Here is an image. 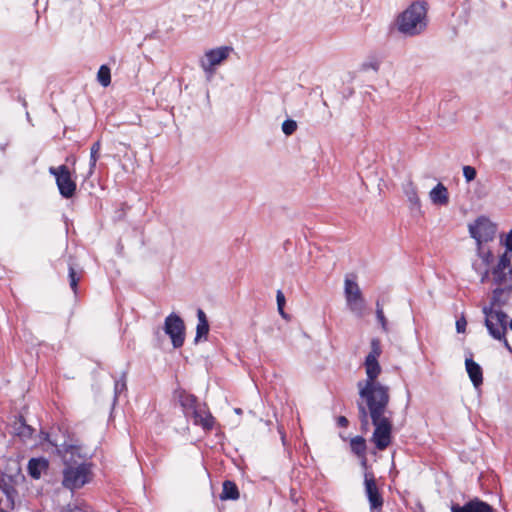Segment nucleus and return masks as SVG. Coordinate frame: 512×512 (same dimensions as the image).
Here are the masks:
<instances>
[{"mask_svg": "<svg viewBox=\"0 0 512 512\" xmlns=\"http://www.w3.org/2000/svg\"><path fill=\"white\" fill-rule=\"evenodd\" d=\"M15 490L11 486L0 487V512H10L14 508Z\"/></svg>", "mask_w": 512, "mask_h": 512, "instance_id": "19", "label": "nucleus"}, {"mask_svg": "<svg viewBox=\"0 0 512 512\" xmlns=\"http://www.w3.org/2000/svg\"><path fill=\"white\" fill-rule=\"evenodd\" d=\"M451 512H494L487 503L478 499L471 500L463 506L457 504L451 506Z\"/></svg>", "mask_w": 512, "mask_h": 512, "instance_id": "15", "label": "nucleus"}, {"mask_svg": "<svg viewBox=\"0 0 512 512\" xmlns=\"http://www.w3.org/2000/svg\"><path fill=\"white\" fill-rule=\"evenodd\" d=\"M485 314V325L489 334L497 340L505 339V332L507 329V315L501 310H494L485 307L483 309Z\"/></svg>", "mask_w": 512, "mask_h": 512, "instance_id": "6", "label": "nucleus"}, {"mask_svg": "<svg viewBox=\"0 0 512 512\" xmlns=\"http://www.w3.org/2000/svg\"><path fill=\"white\" fill-rule=\"evenodd\" d=\"M45 439L55 448V452L62 459V486L74 491L80 489L92 480V465L85 461L86 454L78 440L66 438L64 435L51 437L46 434Z\"/></svg>", "mask_w": 512, "mask_h": 512, "instance_id": "1", "label": "nucleus"}, {"mask_svg": "<svg viewBox=\"0 0 512 512\" xmlns=\"http://www.w3.org/2000/svg\"><path fill=\"white\" fill-rule=\"evenodd\" d=\"M426 5L424 2H414L397 18V29L407 36L420 34L427 25Z\"/></svg>", "mask_w": 512, "mask_h": 512, "instance_id": "3", "label": "nucleus"}, {"mask_svg": "<svg viewBox=\"0 0 512 512\" xmlns=\"http://www.w3.org/2000/svg\"><path fill=\"white\" fill-rule=\"evenodd\" d=\"M178 398L187 417L190 416V414L193 412V409H196L199 406L196 402V398L184 391L179 392Z\"/></svg>", "mask_w": 512, "mask_h": 512, "instance_id": "22", "label": "nucleus"}, {"mask_svg": "<svg viewBox=\"0 0 512 512\" xmlns=\"http://www.w3.org/2000/svg\"><path fill=\"white\" fill-rule=\"evenodd\" d=\"M382 354V347L380 340L374 338L370 343V352L365 358L364 361V369L366 375H380L382 372V368L378 361L379 357Z\"/></svg>", "mask_w": 512, "mask_h": 512, "instance_id": "13", "label": "nucleus"}, {"mask_svg": "<svg viewBox=\"0 0 512 512\" xmlns=\"http://www.w3.org/2000/svg\"><path fill=\"white\" fill-rule=\"evenodd\" d=\"M48 468V461L45 459L33 458L28 463V471L32 478L39 479L42 472Z\"/></svg>", "mask_w": 512, "mask_h": 512, "instance_id": "21", "label": "nucleus"}, {"mask_svg": "<svg viewBox=\"0 0 512 512\" xmlns=\"http://www.w3.org/2000/svg\"><path fill=\"white\" fill-rule=\"evenodd\" d=\"M18 434L24 437H29L32 434V428L22 423L19 428Z\"/></svg>", "mask_w": 512, "mask_h": 512, "instance_id": "35", "label": "nucleus"}, {"mask_svg": "<svg viewBox=\"0 0 512 512\" xmlns=\"http://www.w3.org/2000/svg\"><path fill=\"white\" fill-rule=\"evenodd\" d=\"M404 194L410 204V208L413 210L420 211L421 209V201L418 197V192L416 186L413 182L409 181L403 186Z\"/></svg>", "mask_w": 512, "mask_h": 512, "instance_id": "20", "label": "nucleus"}, {"mask_svg": "<svg viewBox=\"0 0 512 512\" xmlns=\"http://www.w3.org/2000/svg\"><path fill=\"white\" fill-rule=\"evenodd\" d=\"M380 375H366V378L358 381V394L362 403H358L359 414L362 422L366 423L368 417L376 419L382 415L392 414L388 405L390 402V388L382 384Z\"/></svg>", "mask_w": 512, "mask_h": 512, "instance_id": "2", "label": "nucleus"}, {"mask_svg": "<svg viewBox=\"0 0 512 512\" xmlns=\"http://www.w3.org/2000/svg\"><path fill=\"white\" fill-rule=\"evenodd\" d=\"M505 251L500 256L497 266L493 270V274L498 282H502L506 275V270L512 274V229L508 232L504 239Z\"/></svg>", "mask_w": 512, "mask_h": 512, "instance_id": "11", "label": "nucleus"}, {"mask_svg": "<svg viewBox=\"0 0 512 512\" xmlns=\"http://www.w3.org/2000/svg\"><path fill=\"white\" fill-rule=\"evenodd\" d=\"M375 430L372 435V442L378 450H385L391 443L392 434V421L391 414L375 417H370Z\"/></svg>", "mask_w": 512, "mask_h": 512, "instance_id": "5", "label": "nucleus"}, {"mask_svg": "<svg viewBox=\"0 0 512 512\" xmlns=\"http://www.w3.org/2000/svg\"><path fill=\"white\" fill-rule=\"evenodd\" d=\"M469 232L471 237L476 240L478 247H482V243L493 240L496 233V225L489 219L481 217L469 225Z\"/></svg>", "mask_w": 512, "mask_h": 512, "instance_id": "8", "label": "nucleus"}, {"mask_svg": "<svg viewBox=\"0 0 512 512\" xmlns=\"http://www.w3.org/2000/svg\"><path fill=\"white\" fill-rule=\"evenodd\" d=\"M376 318H377L379 324L381 325L383 332L388 333L389 332L388 321L384 315L383 308L379 302L376 303Z\"/></svg>", "mask_w": 512, "mask_h": 512, "instance_id": "27", "label": "nucleus"}, {"mask_svg": "<svg viewBox=\"0 0 512 512\" xmlns=\"http://www.w3.org/2000/svg\"><path fill=\"white\" fill-rule=\"evenodd\" d=\"M492 259L490 251L485 250L484 247H478V256L472 263L475 272L480 275L481 282H484L489 274V266Z\"/></svg>", "mask_w": 512, "mask_h": 512, "instance_id": "14", "label": "nucleus"}, {"mask_svg": "<svg viewBox=\"0 0 512 512\" xmlns=\"http://www.w3.org/2000/svg\"><path fill=\"white\" fill-rule=\"evenodd\" d=\"M338 425L341 426V427H346L348 425V420L346 417L344 416H340L338 418Z\"/></svg>", "mask_w": 512, "mask_h": 512, "instance_id": "39", "label": "nucleus"}, {"mask_svg": "<svg viewBox=\"0 0 512 512\" xmlns=\"http://www.w3.org/2000/svg\"><path fill=\"white\" fill-rule=\"evenodd\" d=\"M364 487L370 510H381L384 503L383 497L379 492L374 475L370 472L364 474Z\"/></svg>", "mask_w": 512, "mask_h": 512, "instance_id": "12", "label": "nucleus"}, {"mask_svg": "<svg viewBox=\"0 0 512 512\" xmlns=\"http://www.w3.org/2000/svg\"><path fill=\"white\" fill-rule=\"evenodd\" d=\"M100 149H101V144H100V141H97L95 142L92 146H91V151H93L94 153H99L100 152Z\"/></svg>", "mask_w": 512, "mask_h": 512, "instance_id": "38", "label": "nucleus"}, {"mask_svg": "<svg viewBox=\"0 0 512 512\" xmlns=\"http://www.w3.org/2000/svg\"><path fill=\"white\" fill-rule=\"evenodd\" d=\"M79 280H80V278L77 276L74 268L70 266L69 267V282H70V287L74 291V293H76V291H77V286H78Z\"/></svg>", "mask_w": 512, "mask_h": 512, "instance_id": "31", "label": "nucleus"}, {"mask_svg": "<svg viewBox=\"0 0 512 512\" xmlns=\"http://www.w3.org/2000/svg\"><path fill=\"white\" fill-rule=\"evenodd\" d=\"M297 122L295 120H292V119H286L283 123H282V131L283 133L286 135V136H290L292 135L296 130H297Z\"/></svg>", "mask_w": 512, "mask_h": 512, "instance_id": "28", "label": "nucleus"}, {"mask_svg": "<svg viewBox=\"0 0 512 512\" xmlns=\"http://www.w3.org/2000/svg\"><path fill=\"white\" fill-rule=\"evenodd\" d=\"M97 80L104 87H107L111 83V73L109 67L102 65L99 68L97 73Z\"/></svg>", "mask_w": 512, "mask_h": 512, "instance_id": "26", "label": "nucleus"}, {"mask_svg": "<svg viewBox=\"0 0 512 512\" xmlns=\"http://www.w3.org/2000/svg\"><path fill=\"white\" fill-rule=\"evenodd\" d=\"M351 450L358 456H362L366 450L365 439L361 436H356L350 441Z\"/></svg>", "mask_w": 512, "mask_h": 512, "instance_id": "25", "label": "nucleus"}, {"mask_svg": "<svg viewBox=\"0 0 512 512\" xmlns=\"http://www.w3.org/2000/svg\"><path fill=\"white\" fill-rule=\"evenodd\" d=\"M344 297L347 309L356 317H363L366 301L354 276L347 275L344 279Z\"/></svg>", "mask_w": 512, "mask_h": 512, "instance_id": "4", "label": "nucleus"}, {"mask_svg": "<svg viewBox=\"0 0 512 512\" xmlns=\"http://www.w3.org/2000/svg\"><path fill=\"white\" fill-rule=\"evenodd\" d=\"M476 169L472 166H464L463 167V176L467 182H471L476 178Z\"/></svg>", "mask_w": 512, "mask_h": 512, "instance_id": "32", "label": "nucleus"}, {"mask_svg": "<svg viewBox=\"0 0 512 512\" xmlns=\"http://www.w3.org/2000/svg\"><path fill=\"white\" fill-rule=\"evenodd\" d=\"M189 417H192L194 424L202 426L205 430H210L214 424V418L204 407L198 406L193 409Z\"/></svg>", "mask_w": 512, "mask_h": 512, "instance_id": "16", "label": "nucleus"}, {"mask_svg": "<svg viewBox=\"0 0 512 512\" xmlns=\"http://www.w3.org/2000/svg\"><path fill=\"white\" fill-rule=\"evenodd\" d=\"M466 371L475 388H478L483 382L482 368L471 358L465 360Z\"/></svg>", "mask_w": 512, "mask_h": 512, "instance_id": "18", "label": "nucleus"}, {"mask_svg": "<svg viewBox=\"0 0 512 512\" xmlns=\"http://www.w3.org/2000/svg\"><path fill=\"white\" fill-rule=\"evenodd\" d=\"M504 345H505V347H506L510 352H512V348H511V346L509 345V343H508V341H507L506 339H504Z\"/></svg>", "mask_w": 512, "mask_h": 512, "instance_id": "40", "label": "nucleus"}, {"mask_svg": "<svg viewBox=\"0 0 512 512\" xmlns=\"http://www.w3.org/2000/svg\"><path fill=\"white\" fill-rule=\"evenodd\" d=\"M509 326H510V328L512 330V320L510 321Z\"/></svg>", "mask_w": 512, "mask_h": 512, "instance_id": "42", "label": "nucleus"}, {"mask_svg": "<svg viewBox=\"0 0 512 512\" xmlns=\"http://www.w3.org/2000/svg\"><path fill=\"white\" fill-rule=\"evenodd\" d=\"M220 498L222 500H236L239 498V491L236 484L232 481H225Z\"/></svg>", "mask_w": 512, "mask_h": 512, "instance_id": "24", "label": "nucleus"}, {"mask_svg": "<svg viewBox=\"0 0 512 512\" xmlns=\"http://www.w3.org/2000/svg\"><path fill=\"white\" fill-rule=\"evenodd\" d=\"M125 382L124 381H116L115 382V397L117 396L118 393H120L121 391H123L125 389Z\"/></svg>", "mask_w": 512, "mask_h": 512, "instance_id": "37", "label": "nucleus"}, {"mask_svg": "<svg viewBox=\"0 0 512 512\" xmlns=\"http://www.w3.org/2000/svg\"><path fill=\"white\" fill-rule=\"evenodd\" d=\"M60 512H84V509L78 504H68Z\"/></svg>", "mask_w": 512, "mask_h": 512, "instance_id": "34", "label": "nucleus"}, {"mask_svg": "<svg viewBox=\"0 0 512 512\" xmlns=\"http://www.w3.org/2000/svg\"><path fill=\"white\" fill-rule=\"evenodd\" d=\"M276 301H277V309L279 314L284 318L287 319V314L284 311V306L286 303L285 296L281 290H278L276 293Z\"/></svg>", "mask_w": 512, "mask_h": 512, "instance_id": "29", "label": "nucleus"}, {"mask_svg": "<svg viewBox=\"0 0 512 512\" xmlns=\"http://www.w3.org/2000/svg\"><path fill=\"white\" fill-rule=\"evenodd\" d=\"M233 48L230 46H220L205 52L204 57L200 60V67L211 78L216 67L221 65L232 53Z\"/></svg>", "mask_w": 512, "mask_h": 512, "instance_id": "7", "label": "nucleus"}, {"mask_svg": "<svg viewBox=\"0 0 512 512\" xmlns=\"http://www.w3.org/2000/svg\"><path fill=\"white\" fill-rule=\"evenodd\" d=\"M164 332L170 337L174 348H180L185 340V325L183 320L175 313L165 318Z\"/></svg>", "mask_w": 512, "mask_h": 512, "instance_id": "9", "label": "nucleus"}, {"mask_svg": "<svg viewBox=\"0 0 512 512\" xmlns=\"http://www.w3.org/2000/svg\"><path fill=\"white\" fill-rule=\"evenodd\" d=\"M234 411H235L236 414H241L242 413V410L240 408H235Z\"/></svg>", "mask_w": 512, "mask_h": 512, "instance_id": "41", "label": "nucleus"}, {"mask_svg": "<svg viewBox=\"0 0 512 512\" xmlns=\"http://www.w3.org/2000/svg\"><path fill=\"white\" fill-rule=\"evenodd\" d=\"M49 172L55 176L60 194L65 198L72 197L76 190V184L71 179L68 167L65 165L50 167Z\"/></svg>", "mask_w": 512, "mask_h": 512, "instance_id": "10", "label": "nucleus"}, {"mask_svg": "<svg viewBox=\"0 0 512 512\" xmlns=\"http://www.w3.org/2000/svg\"><path fill=\"white\" fill-rule=\"evenodd\" d=\"M466 325H467V322L465 320V318H460L456 321V330L458 333H463L465 331V328H466Z\"/></svg>", "mask_w": 512, "mask_h": 512, "instance_id": "36", "label": "nucleus"}, {"mask_svg": "<svg viewBox=\"0 0 512 512\" xmlns=\"http://www.w3.org/2000/svg\"><path fill=\"white\" fill-rule=\"evenodd\" d=\"M379 66H380V62L376 59H371V60H368V61H365L361 64V71H364V72H367L369 70H373L375 72L378 71L379 69Z\"/></svg>", "mask_w": 512, "mask_h": 512, "instance_id": "30", "label": "nucleus"}, {"mask_svg": "<svg viewBox=\"0 0 512 512\" xmlns=\"http://www.w3.org/2000/svg\"><path fill=\"white\" fill-rule=\"evenodd\" d=\"M198 324L196 327V337L195 341L197 342L202 337H206L209 332V324L206 318V314L203 310L198 309L197 311Z\"/></svg>", "mask_w": 512, "mask_h": 512, "instance_id": "23", "label": "nucleus"}, {"mask_svg": "<svg viewBox=\"0 0 512 512\" xmlns=\"http://www.w3.org/2000/svg\"><path fill=\"white\" fill-rule=\"evenodd\" d=\"M98 158L99 153H94L93 151L90 150L89 175H92Z\"/></svg>", "mask_w": 512, "mask_h": 512, "instance_id": "33", "label": "nucleus"}, {"mask_svg": "<svg viewBox=\"0 0 512 512\" xmlns=\"http://www.w3.org/2000/svg\"><path fill=\"white\" fill-rule=\"evenodd\" d=\"M430 201L437 206H446L449 203V192L445 185L438 183L429 192Z\"/></svg>", "mask_w": 512, "mask_h": 512, "instance_id": "17", "label": "nucleus"}]
</instances>
